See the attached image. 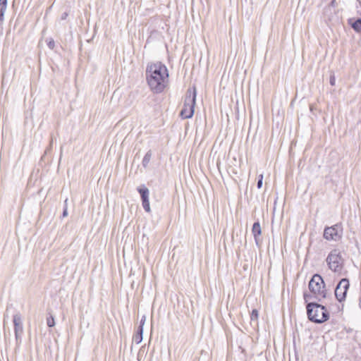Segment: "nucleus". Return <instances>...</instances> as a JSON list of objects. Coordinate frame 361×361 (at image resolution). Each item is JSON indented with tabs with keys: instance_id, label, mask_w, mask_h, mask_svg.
Here are the masks:
<instances>
[{
	"instance_id": "obj_1",
	"label": "nucleus",
	"mask_w": 361,
	"mask_h": 361,
	"mask_svg": "<svg viewBox=\"0 0 361 361\" xmlns=\"http://www.w3.org/2000/svg\"><path fill=\"white\" fill-rule=\"evenodd\" d=\"M169 73L166 66L161 62L147 65L146 78L150 89L155 93L164 91L168 81Z\"/></svg>"
},
{
	"instance_id": "obj_2",
	"label": "nucleus",
	"mask_w": 361,
	"mask_h": 361,
	"mask_svg": "<svg viewBox=\"0 0 361 361\" xmlns=\"http://www.w3.org/2000/svg\"><path fill=\"white\" fill-rule=\"evenodd\" d=\"M309 289L314 297L319 302H322L327 297V292L325 288V283L322 277L319 274H314L309 282ZM305 299L312 298L311 295L304 294Z\"/></svg>"
},
{
	"instance_id": "obj_3",
	"label": "nucleus",
	"mask_w": 361,
	"mask_h": 361,
	"mask_svg": "<svg viewBox=\"0 0 361 361\" xmlns=\"http://www.w3.org/2000/svg\"><path fill=\"white\" fill-rule=\"evenodd\" d=\"M306 308L308 318L311 322L322 324L329 318V312L324 305L311 302L307 303Z\"/></svg>"
},
{
	"instance_id": "obj_4",
	"label": "nucleus",
	"mask_w": 361,
	"mask_h": 361,
	"mask_svg": "<svg viewBox=\"0 0 361 361\" xmlns=\"http://www.w3.org/2000/svg\"><path fill=\"white\" fill-rule=\"evenodd\" d=\"M197 90L195 87L192 90L188 89L185 94V98L180 116L183 118H190L192 117L196 104Z\"/></svg>"
},
{
	"instance_id": "obj_5",
	"label": "nucleus",
	"mask_w": 361,
	"mask_h": 361,
	"mask_svg": "<svg viewBox=\"0 0 361 361\" xmlns=\"http://www.w3.org/2000/svg\"><path fill=\"white\" fill-rule=\"evenodd\" d=\"M326 262L331 270L340 272L343 268V259L338 250H333L327 256Z\"/></svg>"
},
{
	"instance_id": "obj_6",
	"label": "nucleus",
	"mask_w": 361,
	"mask_h": 361,
	"mask_svg": "<svg viewBox=\"0 0 361 361\" xmlns=\"http://www.w3.org/2000/svg\"><path fill=\"white\" fill-rule=\"evenodd\" d=\"M349 287L350 282L346 278L342 279L337 284L335 288V296L340 302L345 300Z\"/></svg>"
},
{
	"instance_id": "obj_7",
	"label": "nucleus",
	"mask_w": 361,
	"mask_h": 361,
	"mask_svg": "<svg viewBox=\"0 0 361 361\" xmlns=\"http://www.w3.org/2000/svg\"><path fill=\"white\" fill-rule=\"evenodd\" d=\"M13 322L14 325V334L17 343H21V336L23 333V326L22 323L21 315L17 312L13 315Z\"/></svg>"
},
{
	"instance_id": "obj_8",
	"label": "nucleus",
	"mask_w": 361,
	"mask_h": 361,
	"mask_svg": "<svg viewBox=\"0 0 361 361\" xmlns=\"http://www.w3.org/2000/svg\"><path fill=\"white\" fill-rule=\"evenodd\" d=\"M342 227H325L324 238L328 240H338L342 235Z\"/></svg>"
},
{
	"instance_id": "obj_9",
	"label": "nucleus",
	"mask_w": 361,
	"mask_h": 361,
	"mask_svg": "<svg viewBox=\"0 0 361 361\" xmlns=\"http://www.w3.org/2000/svg\"><path fill=\"white\" fill-rule=\"evenodd\" d=\"M137 190L140 195L141 200H142V205L143 207V209H145V212H150V206H149V189L147 187H145V185H142L137 188Z\"/></svg>"
},
{
	"instance_id": "obj_10",
	"label": "nucleus",
	"mask_w": 361,
	"mask_h": 361,
	"mask_svg": "<svg viewBox=\"0 0 361 361\" xmlns=\"http://www.w3.org/2000/svg\"><path fill=\"white\" fill-rule=\"evenodd\" d=\"M252 232L255 238V243L257 246L259 247L262 242L260 238L262 233L261 227H252Z\"/></svg>"
},
{
	"instance_id": "obj_11",
	"label": "nucleus",
	"mask_w": 361,
	"mask_h": 361,
	"mask_svg": "<svg viewBox=\"0 0 361 361\" xmlns=\"http://www.w3.org/2000/svg\"><path fill=\"white\" fill-rule=\"evenodd\" d=\"M143 339V329L141 326H138L136 333L133 337V341L136 344H139Z\"/></svg>"
},
{
	"instance_id": "obj_12",
	"label": "nucleus",
	"mask_w": 361,
	"mask_h": 361,
	"mask_svg": "<svg viewBox=\"0 0 361 361\" xmlns=\"http://www.w3.org/2000/svg\"><path fill=\"white\" fill-rule=\"evenodd\" d=\"M7 8V0H0V22L4 19V13Z\"/></svg>"
},
{
	"instance_id": "obj_13",
	"label": "nucleus",
	"mask_w": 361,
	"mask_h": 361,
	"mask_svg": "<svg viewBox=\"0 0 361 361\" xmlns=\"http://www.w3.org/2000/svg\"><path fill=\"white\" fill-rule=\"evenodd\" d=\"M152 156L151 150H149L143 157L142 164L144 168H147Z\"/></svg>"
},
{
	"instance_id": "obj_14",
	"label": "nucleus",
	"mask_w": 361,
	"mask_h": 361,
	"mask_svg": "<svg viewBox=\"0 0 361 361\" xmlns=\"http://www.w3.org/2000/svg\"><path fill=\"white\" fill-rule=\"evenodd\" d=\"M351 26L355 31L361 32V18L357 19L353 23H352Z\"/></svg>"
},
{
	"instance_id": "obj_15",
	"label": "nucleus",
	"mask_w": 361,
	"mask_h": 361,
	"mask_svg": "<svg viewBox=\"0 0 361 361\" xmlns=\"http://www.w3.org/2000/svg\"><path fill=\"white\" fill-rule=\"evenodd\" d=\"M47 324L49 327H53L55 326L54 317L50 313L49 314V316L47 317Z\"/></svg>"
},
{
	"instance_id": "obj_16",
	"label": "nucleus",
	"mask_w": 361,
	"mask_h": 361,
	"mask_svg": "<svg viewBox=\"0 0 361 361\" xmlns=\"http://www.w3.org/2000/svg\"><path fill=\"white\" fill-rule=\"evenodd\" d=\"M259 317V313L257 310L253 309L250 314V319L251 321H257Z\"/></svg>"
},
{
	"instance_id": "obj_17",
	"label": "nucleus",
	"mask_w": 361,
	"mask_h": 361,
	"mask_svg": "<svg viewBox=\"0 0 361 361\" xmlns=\"http://www.w3.org/2000/svg\"><path fill=\"white\" fill-rule=\"evenodd\" d=\"M67 202H68V199H66V200L64 201V205H63V213H62V218H64V217L68 216Z\"/></svg>"
},
{
	"instance_id": "obj_18",
	"label": "nucleus",
	"mask_w": 361,
	"mask_h": 361,
	"mask_svg": "<svg viewBox=\"0 0 361 361\" xmlns=\"http://www.w3.org/2000/svg\"><path fill=\"white\" fill-rule=\"evenodd\" d=\"M262 184H263V174H260L258 176V180H257V188L260 189L262 187Z\"/></svg>"
},
{
	"instance_id": "obj_19",
	"label": "nucleus",
	"mask_w": 361,
	"mask_h": 361,
	"mask_svg": "<svg viewBox=\"0 0 361 361\" xmlns=\"http://www.w3.org/2000/svg\"><path fill=\"white\" fill-rule=\"evenodd\" d=\"M47 46L50 49H54V48L55 47V42L53 39L51 38L49 39V41L47 42Z\"/></svg>"
},
{
	"instance_id": "obj_20",
	"label": "nucleus",
	"mask_w": 361,
	"mask_h": 361,
	"mask_svg": "<svg viewBox=\"0 0 361 361\" xmlns=\"http://www.w3.org/2000/svg\"><path fill=\"white\" fill-rule=\"evenodd\" d=\"M145 322H146V316L145 315H143L140 321V324L138 326H141L142 329H143V326L145 324Z\"/></svg>"
},
{
	"instance_id": "obj_21",
	"label": "nucleus",
	"mask_w": 361,
	"mask_h": 361,
	"mask_svg": "<svg viewBox=\"0 0 361 361\" xmlns=\"http://www.w3.org/2000/svg\"><path fill=\"white\" fill-rule=\"evenodd\" d=\"M330 84L334 86L335 85V82H336V78H335V76L334 75H331L330 77Z\"/></svg>"
},
{
	"instance_id": "obj_22",
	"label": "nucleus",
	"mask_w": 361,
	"mask_h": 361,
	"mask_svg": "<svg viewBox=\"0 0 361 361\" xmlns=\"http://www.w3.org/2000/svg\"><path fill=\"white\" fill-rule=\"evenodd\" d=\"M286 178H287V180L288 181H290L291 180V179H292V173H291L290 171L287 172Z\"/></svg>"
},
{
	"instance_id": "obj_23",
	"label": "nucleus",
	"mask_w": 361,
	"mask_h": 361,
	"mask_svg": "<svg viewBox=\"0 0 361 361\" xmlns=\"http://www.w3.org/2000/svg\"><path fill=\"white\" fill-rule=\"evenodd\" d=\"M68 16V13L66 12H64L63 13H62L61 15V20H65Z\"/></svg>"
},
{
	"instance_id": "obj_24",
	"label": "nucleus",
	"mask_w": 361,
	"mask_h": 361,
	"mask_svg": "<svg viewBox=\"0 0 361 361\" xmlns=\"http://www.w3.org/2000/svg\"><path fill=\"white\" fill-rule=\"evenodd\" d=\"M330 5L333 7H336L337 6L336 0H332Z\"/></svg>"
},
{
	"instance_id": "obj_25",
	"label": "nucleus",
	"mask_w": 361,
	"mask_h": 361,
	"mask_svg": "<svg viewBox=\"0 0 361 361\" xmlns=\"http://www.w3.org/2000/svg\"><path fill=\"white\" fill-rule=\"evenodd\" d=\"M252 226H260V224H259V221H255V222L252 224Z\"/></svg>"
},
{
	"instance_id": "obj_26",
	"label": "nucleus",
	"mask_w": 361,
	"mask_h": 361,
	"mask_svg": "<svg viewBox=\"0 0 361 361\" xmlns=\"http://www.w3.org/2000/svg\"><path fill=\"white\" fill-rule=\"evenodd\" d=\"M293 105V99L290 100V106H292Z\"/></svg>"
},
{
	"instance_id": "obj_27",
	"label": "nucleus",
	"mask_w": 361,
	"mask_h": 361,
	"mask_svg": "<svg viewBox=\"0 0 361 361\" xmlns=\"http://www.w3.org/2000/svg\"><path fill=\"white\" fill-rule=\"evenodd\" d=\"M293 142H290V147H292V145H293Z\"/></svg>"
},
{
	"instance_id": "obj_28",
	"label": "nucleus",
	"mask_w": 361,
	"mask_h": 361,
	"mask_svg": "<svg viewBox=\"0 0 361 361\" xmlns=\"http://www.w3.org/2000/svg\"><path fill=\"white\" fill-rule=\"evenodd\" d=\"M360 307L361 308V300L360 301Z\"/></svg>"
}]
</instances>
